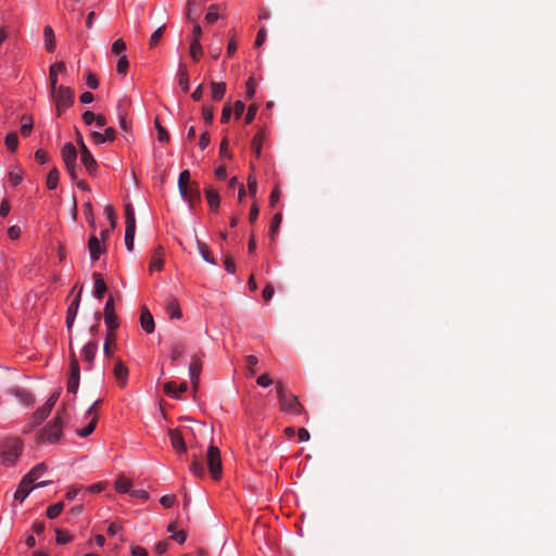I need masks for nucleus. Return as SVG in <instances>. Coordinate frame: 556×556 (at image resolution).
<instances>
[{
	"label": "nucleus",
	"instance_id": "obj_36",
	"mask_svg": "<svg viewBox=\"0 0 556 556\" xmlns=\"http://www.w3.org/2000/svg\"><path fill=\"white\" fill-rule=\"evenodd\" d=\"M22 121L21 134L24 137H28L33 130V117L30 115H23Z\"/></svg>",
	"mask_w": 556,
	"mask_h": 556
},
{
	"label": "nucleus",
	"instance_id": "obj_4",
	"mask_svg": "<svg viewBox=\"0 0 556 556\" xmlns=\"http://www.w3.org/2000/svg\"><path fill=\"white\" fill-rule=\"evenodd\" d=\"M206 465L211 477L214 480H219L223 476V465L220 451L217 446L211 444L206 452Z\"/></svg>",
	"mask_w": 556,
	"mask_h": 556
},
{
	"label": "nucleus",
	"instance_id": "obj_39",
	"mask_svg": "<svg viewBox=\"0 0 556 556\" xmlns=\"http://www.w3.org/2000/svg\"><path fill=\"white\" fill-rule=\"evenodd\" d=\"M4 142H5L7 148L10 151L15 152L17 149V146H18V137H17L16 132L8 134Z\"/></svg>",
	"mask_w": 556,
	"mask_h": 556
},
{
	"label": "nucleus",
	"instance_id": "obj_22",
	"mask_svg": "<svg viewBox=\"0 0 556 556\" xmlns=\"http://www.w3.org/2000/svg\"><path fill=\"white\" fill-rule=\"evenodd\" d=\"M92 278L94 280V296L101 300L108 290L106 283L99 273H93Z\"/></svg>",
	"mask_w": 556,
	"mask_h": 556
},
{
	"label": "nucleus",
	"instance_id": "obj_31",
	"mask_svg": "<svg viewBox=\"0 0 556 556\" xmlns=\"http://www.w3.org/2000/svg\"><path fill=\"white\" fill-rule=\"evenodd\" d=\"M190 184H192L190 180V172L188 169H185L180 173L178 178V189L180 195L186 194V187H188Z\"/></svg>",
	"mask_w": 556,
	"mask_h": 556
},
{
	"label": "nucleus",
	"instance_id": "obj_11",
	"mask_svg": "<svg viewBox=\"0 0 556 556\" xmlns=\"http://www.w3.org/2000/svg\"><path fill=\"white\" fill-rule=\"evenodd\" d=\"M169 440L172 443V446L177 453H186L187 452V445L185 443V440L177 429H169L168 430Z\"/></svg>",
	"mask_w": 556,
	"mask_h": 556
},
{
	"label": "nucleus",
	"instance_id": "obj_29",
	"mask_svg": "<svg viewBox=\"0 0 556 556\" xmlns=\"http://www.w3.org/2000/svg\"><path fill=\"white\" fill-rule=\"evenodd\" d=\"M51 413V410H49L47 407H45L43 405L41 407H39L34 414H33V425L31 427H36L38 425H40L48 416L49 414Z\"/></svg>",
	"mask_w": 556,
	"mask_h": 556
},
{
	"label": "nucleus",
	"instance_id": "obj_35",
	"mask_svg": "<svg viewBox=\"0 0 556 556\" xmlns=\"http://www.w3.org/2000/svg\"><path fill=\"white\" fill-rule=\"evenodd\" d=\"M97 422H98V417H92L91 419H89V422L86 427L76 430L77 435H79L81 438H86V437L90 435L94 431Z\"/></svg>",
	"mask_w": 556,
	"mask_h": 556
},
{
	"label": "nucleus",
	"instance_id": "obj_42",
	"mask_svg": "<svg viewBox=\"0 0 556 556\" xmlns=\"http://www.w3.org/2000/svg\"><path fill=\"white\" fill-rule=\"evenodd\" d=\"M218 20V5L211 4L207 9V13L205 14V21L208 24H212Z\"/></svg>",
	"mask_w": 556,
	"mask_h": 556
},
{
	"label": "nucleus",
	"instance_id": "obj_51",
	"mask_svg": "<svg viewBox=\"0 0 556 556\" xmlns=\"http://www.w3.org/2000/svg\"><path fill=\"white\" fill-rule=\"evenodd\" d=\"M202 115H203L204 122L206 124H211L213 122V118H214V110H213V108L204 105L202 108Z\"/></svg>",
	"mask_w": 556,
	"mask_h": 556
},
{
	"label": "nucleus",
	"instance_id": "obj_37",
	"mask_svg": "<svg viewBox=\"0 0 556 556\" xmlns=\"http://www.w3.org/2000/svg\"><path fill=\"white\" fill-rule=\"evenodd\" d=\"M202 53V46L200 45L198 39H193L190 43V56L192 58L193 61H199Z\"/></svg>",
	"mask_w": 556,
	"mask_h": 556
},
{
	"label": "nucleus",
	"instance_id": "obj_24",
	"mask_svg": "<svg viewBox=\"0 0 556 556\" xmlns=\"http://www.w3.org/2000/svg\"><path fill=\"white\" fill-rule=\"evenodd\" d=\"M97 350H98L97 342L89 341L88 343H86L81 351L84 361L91 364L94 358Z\"/></svg>",
	"mask_w": 556,
	"mask_h": 556
},
{
	"label": "nucleus",
	"instance_id": "obj_58",
	"mask_svg": "<svg viewBox=\"0 0 556 556\" xmlns=\"http://www.w3.org/2000/svg\"><path fill=\"white\" fill-rule=\"evenodd\" d=\"M104 212L106 214L108 219L111 223V227L115 228L116 219H115V213H114L113 206H111V205L105 206Z\"/></svg>",
	"mask_w": 556,
	"mask_h": 556
},
{
	"label": "nucleus",
	"instance_id": "obj_60",
	"mask_svg": "<svg viewBox=\"0 0 556 556\" xmlns=\"http://www.w3.org/2000/svg\"><path fill=\"white\" fill-rule=\"evenodd\" d=\"M265 39H266V28L263 26V27H261V29L257 33V36H256V39L254 42L255 47H257V48L261 47L264 43Z\"/></svg>",
	"mask_w": 556,
	"mask_h": 556
},
{
	"label": "nucleus",
	"instance_id": "obj_13",
	"mask_svg": "<svg viewBox=\"0 0 556 556\" xmlns=\"http://www.w3.org/2000/svg\"><path fill=\"white\" fill-rule=\"evenodd\" d=\"M80 161H81L83 165L85 166L86 170L90 175L94 176L97 174L98 163L94 160L91 152L88 150V148H84V152L80 153Z\"/></svg>",
	"mask_w": 556,
	"mask_h": 556
},
{
	"label": "nucleus",
	"instance_id": "obj_53",
	"mask_svg": "<svg viewBox=\"0 0 556 556\" xmlns=\"http://www.w3.org/2000/svg\"><path fill=\"white\" fill-rule=\"evenodd\" d=\"M101 403V400H97L86 412L85 418L91 419L92 417H98V406Z\"/></svg>",
	"mask_w": 556,
	"mask_h": 556
},
{
	"label": "nucleus",
	"instance_id": "obj_2",
	"mask_svg": "<svg viewBox=\"0 0 556 556\" xmlns=\"http://www.w3.org/2000/svg\"><path fill=\"white\" fill-rule=\"evenodd\" d=\"M23 450L22 442L16 438H11L0 443V458L5 465H12L16 462Z\"/></svg>",
	"mask_w": 556,
	"mask_h": 556
},
{
	"label": "nucleus",
	"instance_id": "obj_19",
	"mask_svg": "<svg viewBox=\"0 0 556 556\" xmlns=\"http://www.w3.org/2000/svg\"><path fill=\"white\" fill-rule=\"evenodd\" d=\"M163 256H164V250L161 245H159L152 254L150 267H149L150 271H153L154 269L162 270L163 265H164Z\"/></svg>",
	"mask_w": 556,
	"mask_h": 556
},
{
	"label": "nucleus",
	"instance_id": "obj_27",
	"mask_svg": "<svg viewBox=\"0 0 556 556\" xmlns=\"http://www.w3.org/2000/svg\"><path fill=\"white\" fill-rule=\"evenodd\" d=\"M190 471L199 478H203L205 475L204 465L201 460V458L197 455L193 456L191 465H190Z\"/></svg>",
	"mask_w": 556,
	"mask_h": 556
},
{
	"label": "nucleus",
	"instance_id": "obj_16",
	"mask_svg": "<svg viewBox=\"0 0 556 556\" xmlns=\"http://www.w3.org/2000/svg\"><path fill=\"white\" fill-rule=\"evenodd\" d=\"M80 293H81V289L79 290L77 296L75 298V300L71 303V305L67 308L66 326H67L68 330H71V328L73 327L74 320H75L77 312H78V307H79V303H80Z\"/></svg>",
	"mask_w": 556,
	"mask_h": 556
},
{
	"label": "nucleus",
	"instance_id": "obj_52",
	"mask_svg": "<svg viewBox=\"0 0 556 556\" xmlns=\"http://www.w3.org/2000/svg\"><path fill=\"white\" fill-rule=\"evenodd\" d=\"M126 50V43L123 39H117L112 45V52L114 54H121Z\"/></svg>",
	"mask_w": 556,
	"mask_h": 556
},
{
	"label": "nucleus",
	"instance_id": "obj_64",
	"mask_svg": "<svg viewBox=\"0 0 556 556\" xmlns=\"http://www.w3.org/2000/svg\"><path fill=\"white\" fill-rule=\"evenodd\" d=\"M245 105L241 100L235 102L233 111L237 118H239L244 112Z\"/></svg>",
	"mask_w": 556,
	"mask_h": 556
},
{
	"label": "nucleus",
	"instance_id": "obj_1",
	"mask_svg": "<svg viewBox=\"0 0 556 556\" xmlns=\"http://www.w3.org/2000/svg\"><path fill=\"white\" fill-rule=\"evenodd\" d=\"M55 68L60 72H65V63L60 61L50 66L49 80H50V93L55 103V106H72L74 103V91L70 87L56 86Z\"/></svg>",
	"mask_w": 556,
	"mask_h": 556
},
{
	"label": "nucleus",
	"instance_id": "obj_45",
	"mask_svg": "<svg viewBox=\"0 0 556 556\" xmlns=\"http://www.w3.org/2000/svg\"><path fill=\"white\" fill-rule=\"evenodd\" d=\"M128 66H129V62L127 60V56L122 55L117 61V66H116L117 73L121 75H126Z\"/></svg>",
	"mask_w": 556,
	"mask_h": 556
},
{
	"label": "nucleus",
	"instance_id": "obj_34",
	"mask_svg": "<svg viewBox=\"0 0 556 556\" xmlns=\"http://www.w3.org/2000/svg\"><path fill=\"white\" fill-rule=\"evenodd\" d=\"M115 341H116L115 330L108 329V333H106V338H105V342H104V354L106 356L112 355V346H115Z\"/></svg>",
	"mask_w": 556,
	"mask_h": 556
},
{
	"label": "nucleus",
	"instance_id": "obj_6",
	"mask_svg": "<svg viewBox=\"0 0 556 556\" xmlns=\"http://www.w3.org/2000/svg\"><path fill=\"white\" fill-rule=\"evenodd\" d=\"M79 379H80V369H79V363L78 359L73 352L71 351V366H70V377L67 380V391L70 393L76 394L79 387Z\"/></svg>",
	"mask_w": 556,
	"mask_h": 556
},
{
	"label": "nucleus",
	"instance_id": "obj_28",
	"mask_svg": "<svg viewBox=\"0 0 556 556\" xmlns=\"http://www.w3.org/2000/svg\"><path fill=\"white\" fill-rule=\"evenodd\" d=\"M211 89H212V99L214 101H219L223 99L226 92V84L225 83H211Z\"/></svg>",
	"mask_w": 556,
	"mask_h": 556
},
{
	"label": "nucleus",
	"instance_id": "obj_38",
	"mask_svg": "<svg viewBox=\"0 0 556 556\" xmlns=\"http://www.w3.org/2000/svg\"><path fill=\"white\" fill-rule=\"evenodd\" d=\"M58 181H59V172H58V169L54 167V168H52V169L49 172V174H48V176H47V181H46V184H47L48 189H50V190L55 189V188L58 187Z\"/></svg>",
	"mask_w": 556,
	"mask_h": 556
},
{
	"label": "nucleus",
	"instance_id": "obj_18",
	"mask_svg": "<svg viewBox=\"0 0 556 556\" xmlns=\"http://www.w3.org/2000/svg\"><path fill=\"white\" fill-rule=\"evenodd\" d=\"M140 325H141L142 329L148 333H152L154 331V327H155L154 319H153L152 314L149 312V309L147 307H143L141 309Z\"/></svg>",
	"mask_w": 556,
	"mask_h": 556
},
{
	"label": "nucleus",
	"instance_id": "obj_8",
	"mask_svg": "<svg viewBox=\"0 0 556 556\" xmlns=\"http://www.w3.org/2000/svg\"><path fill=\"white\" fill-rule=\"evenodd\" d=\"M104 323L109 330H116L119 326L114 311V300L110 296L104 306Z\"/></svg>",
	"mask_w": 556,
	"mask_h": 556
},
{
	"label": "nucleus",
	"instance_id": "obj_7",
	"mask_svg": "<svg viewBox=\"0 0 556 556\" xmlns=\"http://www.w3.org/2000/svg\"><path fill=\"white\" fill-rule=\"evenodd\" d=\"M202 371V361L199 354H194L191 357L190 366H189V376L191 379V387L193 392H195L199 388L200 383V375Z\"/></svg>",
	"mask_w": 556,
	"mask_h": 556
},
{
	"label": "nucleus",
	"instance_id": "obj_15",
	"mask_svg": "<svg viewBox=\"0 0 556 556\" xmlns=\"http://www.w3.org/2000/svg\"><path fill=\"white\" fill-rule=\"evenodd\" d=\"M116 136V131L112 127H108L104 131V134H101L99 131H92L91 137L93 139V142L96 144H103L106 141H114Z\"/></svg>",
	"mask_w": 556,
	"mask_h": 556
},
{
	"label": "nucleus",
	"instance_id": "obj_9",
	"mask_svg": "<svg viewBox=\"0 0 556 556\" xmlns=\"http://www.w3.org/2000/svg\"><path fill=\"white\" fill-rule=\"evenodd\" d=\"M279 404L281 410L295 415H300L304 409L303 405L299 402L298 396L293 394H288V396L282 399Z\"/></svg>",
	"mask_w": 556,
	"mask_h": 556
},
{
	"label": "nucleus",
	"instance_id": "obj_47",
	"mask_svg": "<svg viewBox=\"0 0 556 556\" xmlns=\"http://www.w3.org/2000/svg\"><path fill=\"white\" fill-rule=\"evenodd\" d=\"M245 363H247V366H248V370H249V376H254L255 375V370H254V366L258 363V359L255 355H248L245 357Z\"/></svg>",
	"mask_w": 556,
	"mask_h": 556
},
{
	"label": "nucleus",
	"instance_id": "obj_32",
	"mask_svg": "<svg viewBox=\"0 0 556 556\" xmlns=\"http://www.w3.org/2000/svg\"><path fill=\"white\" fill-rule=\"evenodd\" d=\"M197 245H198L199 253L201 254L203 260L210 264H215V260L211 255V251H210L208 247L206 245V243L197 239Z\"/></svg>",
	"mask_w": 556,
	"mask_h": 556
},
{
	"label": "nucleus",
	"instance_id": "obj_48",
	"mask_svg": "<svg viewBox=\"0 0 556 556\" xmlns=\"http://www.w3.org/2000/svg\"><path fill=\"white\" fill-rule=\"evenodd\" d=\"M164 392L169 396L179 399V395L177 393V387H176L175 382H173V381H168L164 384Z\"/></svg>",
	"mask_w": 556,
	"mask_h": 556
},
{
	"label": "nucleus",
	"instance_id": "obj_30",
	"mask_svg": "<svg viewBox=\"0 0 556 556\" xmlns=\"http://www.w3.org/2000/svg\"><path fill=\"white\" fill-rule=\"evenodd\" d=\"M166 313L168 314V316L172 319H174V318L178 319L181 317V311H180L177 300L172 299L168 301V303L166 304Z\"/></svg>",
	"mask_w": 556,
	"mask_h": 556
},
{
	"label": "nucleus",
	"instance_id": "obj_20",
	"mask_svg": "<svg viewBox=\"0 0 556 556\" xmlns=\"http://www.w3.org/2000/svg\"><path fill=\"white\" fill-rule=\"evenodd\" d=\"M31 490H33L31 483L27 482V480L25 478H22V480L17 486V490L14 493V498L20 502H23L29 495Z\"/></svg>",
	"mask_w": 556,
	"mask_h": 556
},
{
	"label": "nucleus",
	"instance_id": "obj_55",
	"mask_svg": "<svg viewBox=\"0 0 556 556\" xmlns=\"http://www.w3.org/2000/svg\"><path fill=\"white\" fill-rule=\"evenodd\" d=\"M175 502H176L175 495H164L160 500V503L165 508H170L172 506H174Z\"/></svg>",
	"mask_w": 556,
	"mask_h": 556
},
{
	"label": "nucleus",
	"instance_id": "obj_14",
	"mask_svg": "<svg viewBox=\"0 0 556 556\" xmlns=\"http://www.w3.org/2000/svg\"><path fill=\"white\" fill-rule=\"evenodd\" d=\"M181 198L189 203L190 208H193L194 202L200 201L201 199L200 189L197 182H192L186 187V194L181 195Z\"/></svg>",
	"mask_w": 556,
	"mask_h": 556
},
{
	"label": "nucleus",
	"instance_id": "obj_41",
	"mask_svg": "<svg viewBox=\"0 0 556 556\" xmlns=\"http://www.w3.org/2000/svg\"><path fill=\"white\" fill-rule=\"evenodd\" d=\"M64 504L62 502L55 503L48 507L47 517L50 519L56 518L63 510Z\"/></svg>",
	"mask_w": 556,
	"mask_h": 556
},
{
	"label": "nucleus",
	"instance_id": "obj_3",
	"mask_svg": "<svg viewBox=\"0 0 556 556\" xmlns=\"http://www.w3.org/2000/svg\"><path fill=\"white\" fill-rule=\"evenodd\" d=\"M63 422L60 413L39 433L38 441L42 443H54L62 434Z\"/></svg>",
	"mask_w": 556,
	"mask_h": 556
},
{
	"label": "nucleus",
	"instance_id": "obj_26",
	"mask_svg": "<svg viewBox=\"0 0 556 556\" xmlns=\"http://www.w3.org/2000/svg\"><path fill=\"white\" fill-rule=\"evenodd\" d=\"M178 84L181 88V90L184 92H188L189 91V75H188V72H187V68L184 64H179V67H178Z\"/></svg>",
	"mask_w": 556,
	"mask_h": 556
},
{
	"label": "nucleus",
	"instance_id": "obj_5",
	"mask_svg": "<svg viewBox=\"0 0 556 556\" xmlns=\"http://www.w3.org/2000/svg\"><path fill=\"white\" fill-rule=\"evenodd\" d=\"M61 156L65 164V167L72 178V180L77 179V150L72 142H67L63 146L61 150Z\"/></svg>",
	"mask_w": 556,
	"mask_h": 556
},
{
	"label": "nucleus",
	"instance_id": "obj_46",
	"mask_svg": "<svg viewBox=\"0 0 556 556\" xmlns=\"http://www.w3.org/2000/svg\"><path fill=\"white\" fill-rule=\"evenodd\" d=\"M165 30V25L159 27L150 37V41H149V45L151 48L155 47L159 42V40L161 39V37L163 36V33Z\"/></svg>",
	"mask_w": 556,
	"mask_h": 556
},
{
	"label": "nucleus",
	"instance_id": "obj_33",
	"mask_svg": "<svg viewBox=\"0 0 556 556\" xmlns=\"http://www.w3.org/2000/svg\"><path fill=\"white\" fill-rule=\"evenodd\" d=\"M115 488L119 493H128L131 489V481L125 476H119L115 481Z\"/></svg>",
	"mask_w": 556,
	"mask_h": 556
},
{
	"label": "nucleus",
	"instance_id": "obj_44",
	"mask_svg": "<svg viewBox=\"0 0 556 556\" xmlns=\"http://www.w3.org/2000/svg\"><path fill=\"white\" fill-rule=\"evenodd\" d=\"M155 128L157 130V139L161 142H168L169 141V135L167 130L161 125L159 119L155 121Z\"/></svg>",
	"mask_w": 556,
	"mask_h": 556
},
{
	"label": "nucleus",
	"instance_id": "obj_17",
	"mask_svg": "<svg viewBox=\"0 0 556 556\" xmlns=\"http://www.w3.org/2000/svg\"><path fill=\"white\" fill-rule=\"evenodd\" d=\"M88 249L92 261H97L99 256L105 252V248L101 245L100 240L94 235L89 239Z\"/></svg>",
	"mask_w": 556,
	"mask_h": 556
},
{
	"label": "nucleus",
	"instance_id": "obj_56",
	"mask_svg": "<svg viewBox=\"0 0 556 556\" xmlns=\"http://www.w3.org/2000/svg\"><path fill=\"white\" fill-rule=\"evenodd\" d=\"M248 188H249L250 195L252 198H254L255 194H256V191H257V181H256L255 177L249 176V178H248Z\"/></svg>",
	"mask_w": 556,
	"mask_h": 556
},
{
	"label": "nucleus",
	"instance_id": "obj_21",
	"mask_svg": "<svg viewBox=\"0 0 556 556\" xmlns=\"http://www.w3.org/2000/svg\"><path fill=\"white\" fill-rule=\"evenodd\" d=\"M205 198L212 211H217L220 203V197L218 192L211 186L205 188Z\"/></svg>",
	"mask_w": 556,
	"mask_h": 556
},
{
	"label": "nucleus",
	"instance_id": "obj_63",
	"mask_svg": "<svg viewBox=\"0 0 556 556\" xmlns=\"http://www.w3.org/2000/svg\"><path fill=\"white\" fill-rule=\"evenodd\" d=\"M87 85L89 88L91 89H97L98 86H99V81H98V78L96 75H93L92 73H88L87 74Z\"/></svg>",
	"mask_w": 556,
	"mask_h": 556
},
{
	"label": "nucleus",
	"instance_id": "obj_62",
	"mask_svg": "<svg viewBox=\"0 0 556 556\" xmlns=\"http://www.w3.org/2000/svg\"><path fill=\"white\" fill-rule=\"evenodd\" d=\"M257 112V106L255 104H252L249 106L247 115H245V123L250 124L254 119Z\"/></svg>",
	"mask_w": 556,
	"mask_h": 556
},
{
	"label": "nucleus",
	"instance_id": "obj_25",
	"mask_svg": "<svg viewBox=\"0 0 556 556\" xmlns=\"http://www.w3.org/2000/svg\"><path fill=\"white\" fill-rule=\"evenodd\" d=\"M45 46L47 51L53 52L55 49V36L51 26L47 25L43 28Z\"/></svg>",
	"mask_w": 556,
	"mask_h": 556
},
{
	"label": "nucleus",
	"instance_id": "obj_23",
	"mask_svg": "<svg viewBox=\"0 0 556 556\" xmlns=\"http://www.w3.org/2000/svg\"><path fill=\"white\" fill-rule=\"evenodd\" d=\"M47 470V466L43 463L36 465L28 473H26L23 478L30 482L31 484L38 480Z\"/></svg>",
	"mask_w": 556,
	"mask_h": 556
},
{
	"label": "nucleus",
	"instance_id": "obj_61",
	"mask_svg": "<svg viewBox=\"0 0 556 556\" xmlns=\"http://www.w3.org/2000/svg\"><path fill=\"white\" fill-rule=\"evenodd\" d=\"M184 353V349L181 345L177 344L172 348L170 359L176 362Z\"/></svg>",
	"mask_w": 556,
	"mask_h": 556
},
{
	"label": "nucleus",
	"instance_id": "obj_10",
	"mask_svg": "<svg viewBox=\"0 0 556 556\" xmlns=\"http://www.w3.org/2000/svg\"><path fill=\"white\" fill-rule=\"evenodd\" d=\"M9 393L16 397L18 402L25 406H30L35 402L33 394L26 389L13 387L9 390Z\"/></svg>",
	"mask_w": 556,
	"mask_h": 556
},
{
	"label": "nucleus",
	"instance_id": "obj_59",
	"mask_svg": "<svg viewBox=\"0 0 556 556\" xmlns=\"http://www.w3.org/2000/svg\"><path fill=\"white\" fill-rule=\"evenodd\" d=\"M60 392L56 391L47 400V402L43 404L45 407H47L49 410H52L54 407L58 399H59Z\"/></svg>",
	"mask_w": 556,
	"mask_h": 556
},
{
	"label": "nucleus",
	"instance_id": "obj_43",
	"mask_svg": "<svg viewBox=\"0 0 556 556\" xmlns=\"http://www.w3.org/2000/svg\"><path fill=\"white\" fill-rule=\"evenodd\" d=\"M55 533H56L55 541L58 544H61V545L71 542L73 539V536L67 531H64L62 529H56Z\"/></svg>",
	"mask_w": 556,
	"mask_h": 556
},
{
	"label": "nucleus",
	"instance_id": "obj_40",
	"mask_svg": "<svg viewBox=\"0 0 556 556\" xmlns=\"http://www.w3.org/2000/svg\"><path fill=\"white\" fill-rule=\"evenodd\" d=\"M262 143H263V132L258 131L252 139L251 148L256 154V156L261 155L262 150Z\"/></svg>",
	"mask_w": 556,
	"mask_h": 556
},
{
	"label": "nucleus",
	"instance_id": "obj_49",
	"mask_svg": "<svg viewBox=\"0 0 556 556\" xmlns=\"http://www.w3.org/2000/svg\"><path fill=\"white\" fill-rule=\"evenodd\" d=\"M281 219H282V216L280 213H277L274 217H273V220H271V224H270V233L271 236H276V233L278 232V229H279V226L281 224Z\"/></svg>",
	"mask_w": 556,
	"mask_h": 556
},
{
	"label": "nucleus",
	"instance_id": "obj_50",
	"mask_svg": "<svg viewBox=\"0 0 556 556\" xmlns=\"http://www.w3.org/2000/svg\"><path fill=\"white\" fill-rule=\"evenodd\" d=\"M9 180L10 182L16 187L17 185H20L23 180V173L22 170H18L17 173H15L14 170H11L9 173Z\"/></svg>",
	"mask_w": 556,
	"mask_h": 556
},
{
	"label": "nucleus",
	"instance_id": "obj_54",
	"mask_svg": "<svg viewBox=\"0 0 556 556\" xmlns=\"http://www.w3.org/2000/svg\"><path fill=\"white\" fill-rule=\"evenodd\" d=\"M101 403V400H97L86 412L85 418L91 419L92 417H98V406Z\"/></svg>",
	"mask_w": 556,
	"mask_h": 556
},
{
	"label": "nucleus",
	"instance_id": "obj_57",
	"mask_svg": "<svg viewBox=\"0 0 556 556\" xmlns=\"http://www.w3.org/2000/svg\"><path fill=\"white\" fill-rule=\"evenodd\" d=\"M35 160L39 163V164H46L48 163L49 161V156H48V153L41 149H38L36 152H35Z\"/></svg>",
	"mask_w": 556,
	"mask_h": 556
},
{
	"label": "nucleus",
	"instance_id": "obj_12",
	"mask_svg": "<svg viewBox=\"0 0 556 556\" xmlns=\"http://www.w3.org/2000/svg\"><path fill=\"white\" fill-rule=\"evenodd\" d=\"M113 374L119 387L124 388L127 383L128 378V368L124 364V362H122L121 359H117L115 362Z\"/></svg>",
	"mask_w": 556,
	"mask_h": 556
}]
</instances>
